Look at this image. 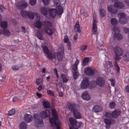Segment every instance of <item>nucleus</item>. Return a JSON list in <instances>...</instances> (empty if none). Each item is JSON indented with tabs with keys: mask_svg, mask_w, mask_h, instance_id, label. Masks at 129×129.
Segmentation results:
<instances>
[{
	"mask_svg": "<svg viewBox=\"0 0 129 129\" xmlns=\"http://www.w3.org/2000/svg\"><path fill=\"white\" fill-rule=\"evenodd\" d=\"M104 67H107V65L109 64V66L110 67H112V62L110 61H108L107 62H105V63H104Z\"/></svg>",
	"mask_w": 129,
	"mask_h": 129,
	"instance_id": "obj_40",
	"label": "nucleus"
},
{
	"mask_svg": "<svg viewBox=\"0 0 129 129\" xmlns=\"http://www.w3.org/2000/svg\"><path fill=\"white\" fill-rule=\"evenodd\" d=\"M50 9H49L48 8H46L44 7H42L40 8V11L43 15L46 16L47 14L48 11V10L49 11V16L50 17V13L49 10Z\"/></svg>",
	"mask_w": 129,
	"mask_h": 129,
	"instance_id": "obj_19",
	"label": "nucleus"
},
{
	"mask_svg": "<svg viewBox=\"0 0 129 129\" xmlns=\"http://www.w3.org/2000/svg\"><path fill=\"white\" fill-rule=\"evenodd\" d=\"M100 50H103V46L102 45V43L101 44H98V47Z\"/></svg>",
	"mask_w": 129,
	"mask_h": 129,
	"instance_id": "obj_50",
	"label": "nucleus"
},
{
	"mask_svg": "<svg viewBox=\"0 0 129 129\" xmlns=\"http://www.w3.org/2000/svg\"><path fill=\"white\" fill-rule=\"evenodd\" d=\"M49 115V112L47 110L42 111L40 113L41 117L42 118H46Z\"/></svg>",
	"mask_w": 129,
	"mask_h": 129,
	"instance_id": "obj_21",
	"label": "nucleus"
},
{
	"mask_svg": "<svg viewBox=\"0 0 129 129\" xmlns=\"http://www.w3.org/2000/svg\"><path fill=\"white\" fill-rule=\"evenodd\" d=\"M78 35V34H77L76 35L74 36V39L75 40H76L77 39Z\"/></svg>",
	"mask_w": 129,
	"mask_h": 129,
	"instance_id": "obj_64",
	"label": "nucleus"
},
{
	"mask_svg": "<svg viewBox=\"0 0 129 129\" xmlns=\"http://www.w3.org/2000/svg\"><path fill=\"white\" fill-rule=\"evenodd\" d=\"M15 110L14 109H12L8 112V115L9 116H11L14 114L15 113Z\"/></svg>",
	"mask_w": 129,
	"mask_h": 129,
	"instance_id": "obj_42",
	"label": "nucleus"
},
{
	"mask_svg": "<svg viewBox=\"0 0 129 129\" xmlns=\"http://www.w3.org/2000/svg\"><path fill=\"white\" fill-rule=\"evenodd\" d=\"M102 110V107L98 105L94 106L92 109V111L95 112H101Z\"/></svg>",
	"mask_w": 129,
	"mask_h": 129,
	"instance_id": "obj_27",
	"label": "nucleus"
},
{
	"mask_svg": "<svg viewBox=\"0 0 129 129\" xmlns=\"http://www.w3.org/2000/svg\"><path fill=\"white\" fill-rule=\"evenodd\" d=\"M106 14L105 11L103 9H101L100 10V16L101 18H102L105 16Z\"/></svg>",
	"mask_w": 129,
	"mask_h": 129,
	"instance_id": "obj_36",
	"label": "nucleus"
},
{
	"mask_svg": "<svg viewBox=\"0 0 129 129\" xmlns=\"http://www.w3.org/2000/svg\"><path fill=\"white\" fill-rule=\"evenodd\" d=\"M33 116L35 119L36 123L39 124H41L43 123V121L40 118L38 114H34Z\"/></svg>",
	"mask_w": 129,
	"mask_h": 129,
	"instance_id": "obj_15",
	"label": "nucleus"
},
{
	"mask_svg": "<svg viewBox=\"0 0 129 129\" xmlns=\"http://www.w3.org/2000/svg\"><path fill=\"white\" fill-rule=\"evenodd\" d=\"M113 6L115 8H117L119 9H122L124 7V5L122 2H115L113 5Z\"/></svg>",
	"mask_w": 129,
	"mask_h": 129,
	"instance_id": "obj_20",
	"label": "nucleus"
},
{
	"mask_svg": "<svg viewBox=\"0 0 129 129\" xmlns=\"http://www.w3.org/2000/svg\"><path fill=\"white\" fill-rule=\"evenodd\" d=\"M24 120L26 122L28 123L31 122L32 120V117L30 114H25L24 117Z\"/></svg>",
	"mask_w": 129,
	"mask_h": 129,
	"instance_id": "obj_24",
	"label": "nucleus"
},
{
	"mask_svg": "<svg viewBox=\"0 0 129 129\" xmlns=\"http://www.w3.org/2000/svg\"><path fill=\"white\" fill-rule=\"evenodd\" d=\"M76 105V104H75L70 105L69 106V110L71 111H73V112L74 110H76L75 109V107Z\"/></svg>",
	"mask_w": 129,
	"mask_h": 129,
	"instance_id": "obj_37",
	"label": "nucleus"
},
{
	"mask_svg": "<svg viewBox=\"0 0 129 129\" xmlns=\"http://www.w3.org/2000/svg\"><path fill=\"white\" fill-rule=\"evenodd\" d=\"M64 42L65 43H67L70 42H69L68 37L67 36H65L64 37Z\"/></svg>",
	"mask_w": 129,
	"mask_h": 129,
	"instance_id": "obj_48",
	"label": "nucleus"
},
{
	"mask_svg": "<svg viewBox=\"0 0 129 129\" xmlns=\"http://www.w3.org/2000/svg\"><path fill=\"white\" fill-rule=\"evenodd\" d=\"M61 51L60 52H58L57 53V57L58 59L60 61H61L63 56L64 50L63 48H61Z\"/></svg>",
	"mask_w": 129,
	"mask_h": 129,
	"instance_id": "obj_25",
	"label": "nucleus"
},
{
	"mask_svg": "<svg viewBox=\"0 0 129 129\" xmlns=\"http://www.w3.org/2000/svg\"><path fill=\"white\" fill-rule=\"evenodd\" d=\"M82 98L85 100H88L90 99V97L87 92H84L82 93Z\"/></svg>",
	"mask_w": 129,
	"mask_h": 129,
	"instance_id": "obj_28",
	"label": "nucleus"
},
{
	"mask_svg": "<svg viewBox=\"0 0 129 129\" xmlns=\"http://www.w3.org/2000/svg\"><path fill=\"white\" fill-rule=\"evenodd\" d=\"M112 114L109 112H106L105 114L106 116L108 118H110Z\"/></svg>",
	"mask_w": 129,
	"mask_h": 129,
	"instance_id": "obj_52",
	"label": "nucleus"
},
{
	"mask_svg": "<svg viewBox=\"0 0 129 129\" xmlns=\"http://www.w3.org/2000/svg\"><path fill=\"white\" fill-rule=\"evenodd\" d=\"M22 31L23 33H25V28L24 27H22Z\"/></svg>",
	"mask_w": 129,
	"mask_h": 129,
	"instance_id": "obj_61",
	"label": "nucleus"
},
{
	"mask_svg": "<svg viewBox=\"0 0 129 129\" xmlns=\"http://www.w3.org/2000/svg\"><path fill=\"white\" fill-rule=\"evenodd\" d=\"M26 125L24 122H22L20 124V129H26Z\"/></svg>",
	"mask_w": 129,
	"mask_h": 129,
	"instance_id": "obj_34",
	"label": "nucleus"
},
{
	"mask_svg": "<svg viewBox=\"0 0 129 129\" xmlns=\"http://www.w3.org/2000/svg\"><path fill=\"white\" fill-rule=\"evenodd\" d=\"M59 96L60 97H62L63 95L62 93L61 92H59Z\"/></svg>",
	"mask_w": 129,
	"mask_h": 129,
	"instance_id": "obj_63",
	"label": "nucleus"
},
{
	"mask_svg": "<svg viewBox=\"0 0 129 129\" xmlns=\"http://www.w3.org/2000/svg\"><path fill=\"white\" fill-rule=\"evenodd\" d=\"M95 16L96 14H94L93 15V19L92 23V34L93 35L96 34L97 30V28L96 25L97 21Z\"/></svg>",
	"mask_w": 129,
	"mask_h": 129,
	"instance_id": "obj_9",
	"label": "nucleus"
},
{
	"mask_svg": "<svg viewBox=\"0 0 129 129\" xmlns=\"http://www.w3.org/2000/svg\"><path fill=\"white\" fill-rule=\"evenodd\" d=\"M23 67V65L22 64H21L19 66L15 65L12 66V69L13 70L16 71L19 69L20 68H22Z\"/></svg>",
	"mask_w": 129,
	"mask_h": 129,
	"instance_id": "obj_33",
	"label": "nucleus"
},
{
	"mask_svg": "<svg viewBox=\"0 0 129 129\" xmlns=\"http://www.w3.org/2000/svg\"><path fill=\"white\" fill-rule=\"evenodd\" d=\"M113 7L112 5L108 6V11L111 14H115L117 12V9L113 8Z\"/></svg>",
	"mask_w": 129,
	"mask_h": 129,
	"instance_id": "obj_23",
	"label": "nucleus"
},
{
	"mask_svg": "<svg viewBox=\"0 0 129 129\" xmlns=\"http://www.w3.org/2000/svg\"><path fill=\"white\" fill-rule=\"evenodd\" d=\"M41 81V79L40 78H38L36 80V83L37 85L39 84Z\"/></svg>",
	"mask_w": 129,
	"mask_h": 129,
	"instance_id": "obj_51",
	"label": "nucleus"
},
{
	"mask_svg": "<svg viewBox=\"0 0 129 129\" xmlns=\"http://www.w3.org/2000/svg\"><path fill=\"white\" fill-rule=\"evenodd\" d=\"M28 4L24 1H22L19 2L17 5V7L19 9H24L27 6Z\"/></svg>",
	"mask_w": 129,
	"mask_h": 129,
	"instance_id": "obj_13",
	"label": "nucleus"
},
{
	"mask_svg": "<svg viewBox=\"0 0 129 129\" xmlns=\"http://www.w3.org/2000/svg\"><path fill=\"white\" fill-rule=\"evenodd\" d=\"M54 72L55 73V74L56 75V77L58 78L59 76L58 75L57 73V70L55 68L54 69Z\"/></svg>",
	"mask_w": 129,
	"mask_h": 129,
	"instance_id": "obj_53",
	"label": "nucleus"
},
{
	"mask_svg": "<svg viewBox=\"0 0 129 129\" xmlns=\"http://www.w3.org/2000/svg\"><path fill=\"white\" fill-rule=\"evenodd\" d=\"M124 2L126 5L129 7V0H124Z\"/></svg>",
	"mask_w": 129,
	"mask_h": 129,
	"instance_id": "obj_58",
	"label": "nucleus"
},
{
	"mask_svg": "<svg viewBox=\"0 0 129 129\" xmlns=\"http://www.w3.org/2000/svg\"><path fill=\"white\" fill-rule=\"evenodd\" d=\"M105 82V80L104 78L101 77H99L96 78L95 84H96L100 86H103Z\"/></svg>",
	"mask_w": 129,
	"mask_h": 129,
	"instance_id": "obj_16",
	"label": "nucleus"
},
{
	"mask_svg": "<svg viewBox=\"0 0 129 129\" xmlns=\"http://www.w3.org/2000/svg\"><path fill=\"white\" fill-rule=\"evenodd\" d=\"M113 29L115 33L114 37L115 39L117 40L121 39L122 38V36L119 34L120 29L119 27L118 26H115L113 27Z\"/></svg>",
	"mask_w": 129,
	"mask_h": 129,
	"instance_id": "obj_8",
	"label": "nucleus"
},
{
	"mask_svg": "<svg viewBox=\"0 0 129 129\" xmlns=\"http://www.w3.org/2000/svg\"><path fill=\"white\" fill-rule=\"evenodd\" d=\"M1 34H3L5 36L9 37L11 33L7 29H2L0 28V35Z\"/></svg>",
	"mask_w": 129,
	"mask_h": 129,
	"instance_id": "obj_22",
	"label": "nucleus"
},
{
	"mask_svg": "<svg viewBox=\"0 0 129 129\" xmlns=\"http://www.w3.org/2000/svg\"><path fill=\"white\" fill-rule=\"evenodd\" d=\"M36 16V19H37L38 20H37L36 23L34 24L35 26L38 28L40 27L42 25V23L39 20L40 19V16H39L37 13H35Z\"/></svg>",
	"mask_w": 129,
	"mask_h": 129,
	"instance_id": "obj_18",
	"label": "nucleus"
},
{
	"mask_svg": "<svg viewBox=\"0 0 129 129\" xmlns=\"http://www.w3.org/2000/svg\"><path fill=\"white\" fill-rule=\"evenodd\" d=\"M123 58L125 61L129 60V53L127 52L123 56Z\"/></svg>",
	"mask_w": 129,
	"mask_h": 129,
	"instance_id": "obj_41",
	"label": "nucleus"
},
{
	"mask_svg": "<svg viewBox=\"0 0 129 129\" xmlns=\"http://www.w3.org/2000/svg\"><path fill=\"white\" fill-rule=\"evenodd\" d=\"M50 0H42L44 5L47 6L49 5Z\"/></svg>",
	"mask_w": 129,
	"mask_h": 129,
	"instance_id": "obj_44",
	"label": "nucleus"
},
{
	"mask_svg": "<svg viewBox=\"0 0 129 129\" xmlns=\"http://www.w3.org/2000/svg\"><path fill=\"white\" fill-rule=\"evenodd\" d=\"M104 121L106 124V127L108 129L110 128L112 123H114L115 122V121L114 120H111L107 118L105 119Z\"/></svg>",
	"mask_w": 129,
	"mask_h": 129,
	"instance_id": "obj_17",
	"label": "nucleus"
},
{
	"mask_svg": "<svg viewBox=\"0 0 129 129\" xmlns=\"http://www.w3.org/2000/svg\"><path fill=\"white\" fill-rule=\"evenodd\" d=\"M5 9V8L1 5H0V11L2 12Z\"/></svg>",
	"mask_w": 129,
	"mask_h": 129,
	"instance_id": "obj_57",
	"label": "nucleus"
},
{
	"mask_svg": "<svg viewBox=\"0 0 129 129\" xmlns=\"http://www.w3.org/2000/svg\"><path fill=\"white\" fill-rule=\"evenodd\" d=\"M43 104L44 107L45 108H49L50 106L49 103L47 101H44Z\"/></svg>",
	"mask_w": 129,
	"mask_h": 129,
	"instance_id": "obj_35",
	"label": "nucleus"
},
{
	"mask_svg": "<svg viewBox=\"0 0 129 129\" xmlns=\"http://www.w3.org/2000/svg\"><path fill=\"white\" fill-rule=\"evenodd\" d=\"M123 30L125 33L128 34V37L129 39V28H125L123 29Z\"/></svg>",
	"mask_w": 129,
	"mask_h": 129,
	"instance_id": "obj_47",
	"label": "nucleus"
},
{
	"mask_svg": "<svg viewBox=\"0 0 129 129\" xmlns=\"http://www.w3.org/2000/svg\"><path fill=\"white\" fill-rule=\"evenodd\" d=\"M87 47V45H83L82 46L81 50L82 51H84L86 49Z\"/></svg>",
	"mask_w": 129,
	"mask_h": 129,
	"instance_id": "obj_46",
	"label": "nucleus"
},
{
	"mask_svg": "<svg viewBox=\"0 0 129 129\" xmlns=\"http://www.w3.org/2000/svg\"><path fill=\"white\" fill-rule=\"evenodd\" d=\"M21 15L22 17L24 18H26L27 16L30 18V19H33L35 15V13H32L31 12H26L24 10H22L21 11Z\"/></svg>",
	"mask_w": 129,
	"mask_h": 129,
	"instance_id": "obj_7",
	"label": "nucleus"
},
{
	"mask_svg": "<svg viewBox=\"0 0 129 129\" xmlns=\"http://www.w3.org/2000/svg\"><path fill=\"white\" fill-rule=\"evenodd\" d=\"M1 26L3 28H7L8 27V24L7 21H3L1 22L0 23Z\"/></svg>",
	"mask_w": 129,
	"mask_h": 129,
	"instance_id": "obj_30",
	"label": "nucleus"
},
{
	"mask_svg": "<svg viewBox=\"0 0 129 129\" xmlns=\"http://www.w3.org/2000/svg\"><path fill=\"white\" fill-rule=\"evenodd\" d=\"M67 45L68 46V48L69 49L71 50V45L70 42H68L67 43Z\"/></svg>",
	"mask_w": 129,
	"mask_h": 129,
	"instance_id": "obj_55",
	"label": "nucleus"
},
{
	"mask_svg": "<svg viewBox=\"0 0 129 129\" xmlns=\"http://www.w3.org/2000/svg\"><path fill=\"white\" fill-rule=\"evenodd\" d=\"M53 0L54 4L57 6L56 7V9H51L49 10L50 13V16L52 18H54L56 14L59 15H61L63 12V8L60 5L59 0Z\"/></svg>",
	"mask_w": 129,
	"mask_h": 129,
	"instance_id": "obj_1",
	"label": "nucleus"
},
{
	"mask_svg": "<svg viewBox=\"0 0 129 129\" xmlns=\"http://www.w3.org/2000/svg\"><path fill=\"white\" fill-rule=\"evenodd\" d=\"M69 121L70 123L69 125L70 129H78L82 124L81 122H77L76 120L72 117L70 118Z\"/></svg>",
	"mask_w": 129,
	"mask_h": 129,
	"instance_id": "obj_5",
	"label": "nucleus"
},
{
	"mask_svg": "<svg viewBox=\"0 0 129 129\" xmlns=\"http://www.w3.org/2000/svg\"><path fill=\"white\" fill-rule=\"evenodd\" d=\"M37 36V37L39 39L41 40H43V37L41 35H38Z\"/></svg>",
	"mask_w": 129,
	"mask_h": 129,
	"instance_id": "obj_59",
	"label": "nucleus"
},
{
	"mask_svg": "<svg viewBox=\"0 0 129 129\" xmlns=\"http://www.w3.org/2000/svg\"><path fill=\"white\" fill-rule=\"evenodd\" d=\"M45 26V31L49 35H51L53 33V29L50 28L52 26V24L51 22L48 21H46L44 22Z\"/></svg>",
	"mask_w": 129,
	"mask_h": 129,
	"instance_id": "obj_6",
	"label": "nucleus"
},
{
	"mask_svg": "<svg viewBox=\"0 0 129 129\" xmlns=\"http://www.w3.org/2000/svg\"><path fill=\"white\" fill-rule=\"evenodd\" d=\"M112 51L114 52L115 55L114 57L115 60L114 66L116 70L119 71V68L117 65L116 61H119L120 59L121 58L120 56L122 55L123 54V51L121 48L117 46L113 48Z\"/></svg>",
	"mask_w": 129,
	"mask_h": 129,
	"instance_id": "obj_2",
	"label": "nucleus"
},
{
	"mask_svg": "<svg viewBox=\"0 0 129 129\" xmlns=\"http://www.w3.org/2000/svg\"><path fill=\"white\" fill-rule=\"evenodd\" d=\"M47 93L49 94L53 95H54V94L50 90H47Z\"/></svg>",
	"mask_w": 129,
	"mask_h": 129,
	"instance_id": "obj_54",
	"label": "nucleus"
},
{
	"mask_svg": "<svg viewBox=\"0 0 129 129\" xmlns=\"http://www.w3.org/2000/svg\"><path fill=\"white\" fill-rule=\"evenodd\" d=\"M84 72L86 74L90 75H93L96 72L94 69H93L88 67L85 68L84 69Z\"/></svg>",
	"mask_w": 129,
	"mask_h": 129,
	"instance_id": "obj_14",
	"label": "nucleus"
},
{
	"mask_svg": "<svg viewBox=\"0 0 129 129\" xmlns=\"http://www.w3.org/2000/svg\"><path fill=\"white\" fill-rule=\"evenodd\" d=\"M79 63V60L76 59L75 63L73 66L72 69L74 71L73 75L75 79H76L78 75V72L77 71V66Z\"/></svg>",
	"mask_w": 129,
	"mask_h": 129,
	"instance_id": "obj_11",
	"label": "nucleus"
},
{
	"mask_svg": "<svg viewBox=\"0 0 129 129\" xmlns=\"http://www.w3.org/2000/svg\"><path fill=\"white\" fill-rule=\"evenodd\" d=\"M117 17L118 18L119 21L120 23L123 24L126 23V15L124 13H120L118 14Z\"/></svg>",
	"mask_w": 129,
	"mask_h": 129,
	"instance_id": "obj_12",
	"label": "nucleus"
},
{
	"mask_svg": "<svg viewBox=\"0 0 129 129\" xmlns=\"http://www.w3.org/2000/svg\"><path fill=\"white\" fill-rule=\"evenodd\" d=\"M109 80L111 83V85L114 86L115 85V80L111 78L109 79Z\"/></svg>",
	"mask_w": 129,
	"mask_h": 129,
	"instance_id": "obj_49",
	"label": "nucleus"
},
{
	"mask_svg": "<svg viewBox=\"0 0 129 129\" xmlns=\"http://www.w3.org/2000/svg\"><path fill=\"white\" fill-rule=\"evenodd\" d=\"M89 59L88 58H85L83 61V62L82 63V65L84 66L86 65L87 63L89 62Z\"/></svg>",
	"mask_w": 129,
	"mask_h": 129,
	"instance_id": "obj_39",
	"label": "nucleus"
},
{
	"mask_svg": "<svg viewBox=\"0 0 129 129\" xmlns=\"http://www.w3.org/2000/svg\"><path fill=\"white\" fill-rule=\"evenodd\" d=\"M73 113L74 117L77 119H80L82 118L81 114L77 110H74Z\"/></svg>",
	"mask_w": 129,
	"mask_h": 129,
	"instance_id": "obj_26",
	"label": "nucleus"
},
{
	"mask_svg": "<svg viewBox=\"0 0 129 129\" xmlns=\"http://www.w3.org/2000/svg\"><path fill=\"white\" fill-rule=\"evenodd\" d=\"M52 112L53 118H51L50 119V124L52 126H56L57 129H60L59 126L60 122L58 119L57 114L55 110L53 109L52 110Z\"/></svg>",
	"mask_w": 129,
	"mask_h": 129,
	"instance_id": "obj_3",
	"label": "nucleus"
},
{
	"mask_svg": "<svg viewBox=\"0 0 129 129\" xmlns=\"http://www.w3.org/2000/svg\"><path fill=\"white\" fill-rule=\"evenodd\" d=\"M61 76L63 82H66L68 81L69 77L67 75L62 74Z\"/></svg>",
	"mask_w": 129,
	"mask_h": 129,
	"instance_id": "obj_32",
	"label": "nucleus"
},
{
	"mask_svg": "<svg viewBox=\"0 0 129 129\" xmlns=\"http://www.w3.org/2000/svg\"><path fill=\"white\" fill-rule=\"evenodd\" d=\"M111 23L112 25H116L117 23V20L115 18H112L111 20Z\"/></svg>",
	"mask_w": 129,
	"mask_h": 129,
	"instance_id": "obj_38",
	"label": "nucleus"
},
{
	"mask_svg": "<svg viewBox=\"0 0 129 129\" xmlns=\"http://www.w3.org/2000/svg\"><path fill=\"white\" fill-rule=\"evenodd\" d=\"M37 0H30V4L32 6H34L36 3Z\"/></svg>",
	"mask_w": 129,
	"mask_h": 129,
	"instance_id": "obj_45",
	"label": "nucleus"
},
{
	"mask_svg": "<svg viewBox=\"0 0 129 129\" xmlns=\"http://www.w3.org/2000/svg\"><path fill=\"white\" fill-rule=\"evenodd\" d=\"M18 99V98L17 96H15L12 99V101L13 102H15L17 101V100Z\"/></svg>",
	"mask_w": 129,
	"mask_h": 129,
	"instance_id": "obj_56",
	"label": "nucleus"
},
{
	"mask_svg": "<svg viewBox=\"0 0 129 129\" xmlns=\"http://www.w3.org/2000/svg\"><path fill=\"white\" fill-rule=\"evenodd\" d=\"M37 95V96L39 97V98H40L42 96V95L41 94H40L39 93H36Z\"/></svg>",
	"mask_w": 129,
	"mask_h": 129,
	"instance_id": "obj_62",
	"label": "nucleus"
},
{
	"mask_svg": "<svg viewBox=\"0 0 129 129\" xmlns=\"http://www.w3.org/2000/svg\"><path fill=\"white\" fill-rule=\"evenodd\" d=\"M43 50L47 57L49 59H51L55 58V54L52 53L50 52H49V50L47 47L46 46H44L43 47Z\"/></svg>",
	"mask_w": 129,
	"mask_h": 129,
	"instance_id": "obj_10",
	"label": "nucleus"
},
{
	"mask_svg": "<svg viewBox=\"0 0 129 129\" xmlns=\"http://www.w3.org/2000/svg\"><path fill=\"white\" fill-rule=\"evenodd\" d=\"M95 86V81H93L89 83L88 79L85 78H84L80 84V87L83 89H86L88 87L92 89Z\"/></svg>",
	"mask_w": 129,
	"mask_h": 129,
	"instance_id": "obj_4",
	"label": "nucleus"
},
{
	"mask_svg": "<svg viewBox=\"0 0 129 129\" xmlns=\"http://www.w3.org/2000/svg\"><path fill=\"white\" fill-rule=\"evenodd\" d=\"M74 29L75 31L78 32L79 33L80 32L81 30L79 27V22L78 21L76 22Z\"/></svg>",
	"mask_w": 129,
	"mask_h": 129,
	"instance_id": "obj_31",
	"label": "nucleus"
},
{
	"mask_svg": "<svg viewBox=\"0 0 129 129\" xmlns=\"http://www.w3.org/2000/svg\"><path fill=\"white\" fill-rule=\"evenodd\" d=\"M115 106V104L114 102H112L110 103L109 105V107L111 109H113Z\"/></svg>",
	"mask_w": 129,
	"mask_h": 129,
	"instance_id": "obj_43",
	"label": "nucleus"
},
{
	"mask_svg": "<svg viewBox=\"0 0 129 129\" xmlns=\"http://www.w3.org/2000/svg\"><path fill=\"white\" fill-rule=\"evenodd\" d=\"M125 90L126 91L129 92V85L127 86L125 88Z\"/></svg>",
	"mask_w": 129,
	"mask_h": 129,
	"instance_id": "obj_60",
	"label": "nucleus"
},
{
	"mask_svg": "<svg viewBox=\"0 0 129 129\" xmlns=\"http://www.w3.org/2000/svg\"><path fill=\"white\" fill-rule=\"evenodd\" d=\"M120 112L119 110H116L113 112L112 114V116L113 117L117 118L120 114Z\"/></svg>",
	"mask_w": 129,
	"mask_h": 129,
	"instance_id": "obj_29",
	"label": "nucleus"
}]
</instances>
